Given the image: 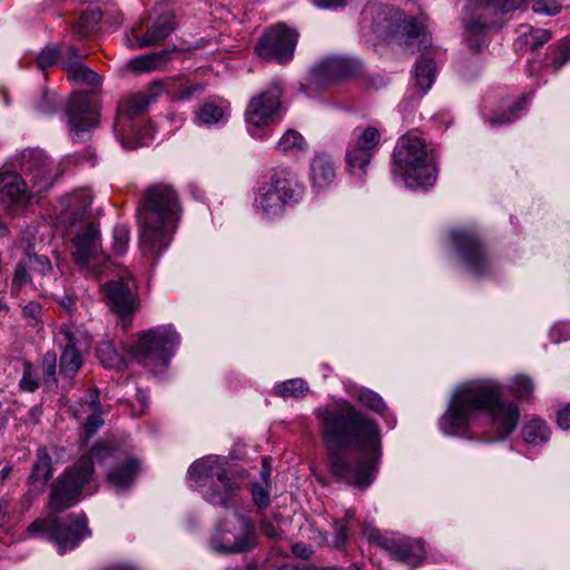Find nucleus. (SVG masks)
Listing matches in <instances>:
<instances>
[{
    "instance_id": "obj_1",
    "label": "nucleus",
    "mask_w": 570,
    "mask_h": 570,
    "mask_svg": "<svg viewBox=\"0 0 570 570\" xmlns=\"http://www.w3.org/2000/svg\"><path fill=\"white\" fill-rule=\"evenodd\" d=\"M315 415L331 476L360 491L368 489L382 456L377 422L346 401L336 407H320Z\"/></svg>"
},
{
    "instance_id": "obj_2",
    "label": "nucleus",
    "mask_w": 570,
    "mask_h": 570,
    "mask_svg": "<svg viewBox=\"0 0 570 570\" xmlns=\"http://www.w3.org/2000/svg\"><path fill=\"white\" fill-rule=\"evenodd\" d=\"M479 412L488 413L495 429V439L500 441L507 439L520 421L519 406L502 399L498 383L480 382L454 392L448 410L440 417V430L446 435L463 434Z\"/></svg>"
},
{
    "instance_id": "obj_3",
    "label": "nucleus",
    "mask_w": 570,
    "mask_h": 570,
    "mask_svg": "<svg viewBox=\"0 0 570 570\" xmlns=\"http://www.w3.org/2000/svg\"><path fill=\"white\" fill-rule=\"evenodd\" d=\"M181 215L180 198L173 185L156 183L145 189L136 208L144 255L157 257L168 248Z\"/></svg>"
},
{
    "instance_id": "obj_4",
    "label": "nucleus",
    "mask_w": 570,
    "mask_h": 570,
    "mask_svg": "<svg viewBox=\"0 0 570 570\" xmlns=\"http://www.w3.org/2000/svg\"><path fill=\"white\" fill-rule=\"evenodd\" d=\"M393 174L409 187H428L436 180L434 155L421 137L406 134L397 139L393 150Z\"/></svg>"
},
{
    "instance_id": "obj_5",
    "label": "nucleus",
    "mask_w": 570,
    "mask_h": 570,
    "mask_svg": "<svg viewBox=\"0 0 570 570\" xmlns=\"http://www.w3.org/2000/svg\"><path fill=\"white\" fill-rule=\"evenodd\" d=\"M188 475L203 489V497L207 502L226 510L234 507L240 484L230 474L226 461L210 456L197 460L189 466Z\"/></svg>"
},
{
    "instance_id": "obj_6",
    "label": "nucleus",
    "mask_w": 570,
    "mask_h": 570,
    "mask_svg": "<svg viewBox=\"0 0 570 570\" xmlns=\"http://www.w3.org/2000/svg\"><path fill=\"white\" fill-rule=\"evenodd\" d=\"M157 98L151 96V87L132 95L118 105L114 121V132L125 149H136L153 139V131L142 120L136 119Z\"/></svg>"
},
{
    "instance_id": "obj_7",
    "label": "nucleus",
    "mask_w": 570,
    "mask_h": 570,
    "mask_svg": "<svg viewBox=\"0 0 570 570\" xmlns=\"http://www.w3.org/2000/svg\"><path fill=\"white\" fill-rule=\"evenodd\" d=\"M528 0H471L466 4L463 24L468 46L479 51L487 41L489 30L495 27L494 17L522 8Z\"/></svg>"
},
{
    "instance_id": "obj_8",
    "label": "nucleus",
    "mask_w": 570,
    "mask_h": 570,
    "mask_svg": "<svg viewBox=\"0 0 570 570\" xmlns=\"http://www.w3.org/2000/svg\"><path fill=\"white\" fill-rule=\"evenodd\" d=\"M180 343V335L171 324L159 325L138 333L134 357L150 367H165Z\"/></svg>"
},
{
    "instance_id": "obj_9",
    "label": "nucleus",
    "mask_w": 570,
    "mask_h": 570,
    "mask_svg": "<svg viewBox=\"0 0 570 570\" xmlns=\"http://www.w3.org/2000/svg\"><path fill=\"white\" fill-rule=\"evenodd\" d=\"M95 466L89 456H80L52 483L49 493V508L61 513L79 502L83 488L90 483Z\"/></svg>"
},
{
    "instance_id": "obj_10",
    "label": "nucleus",
    "mask_w": 570,
    "mask_h": 570,
    "mask_svg": "<svg viewBox=\"0 0 570 570\" xmlns=\"http://www.w3.org/2000/svg\"><path fill=\"white\" fill-rule=\"evenodd\" d=\"M29 537H45L58 546L59 552L65 553L75 549L79 542L91 534L86 514H70L67 520L58 518L36 519L27 528Z\"/></svg>"
},
{
    "instance_id": "obj_11",
    "label": "nucleus",
    "mask_w": 570,
    "mask_h": 570,
    "mask_svg": "<svg viewBox=\"0 0 570 570\" xmlns=\"http://www.w3.org/2000/svg\"><path fill=\"white\" fill-rule=\"evenodd\" d=\"M13 165L19 169L32 196L48 190L55 183L57 169L53 160L40 148H24L13 156Z\"/></svg>"
},
{
    "instance_id": "obj_12",
    "label": "nucleus",
    "mask_w": 570,
    "mask_h": 570,
    "mask_svg": "<svg viewBox=\"0 0 570 570\" xmlns=\"http://www.w3.org/2000/svg\"><path fill=\"white\" fill-rule=\"evenodd\" d=\"M453 246L465 267L475 276L491 273V255L478 233L471 229H455L450 233Z\"/></svg>"
},
{
    "instance_id": "obj_13",
    "label": "nucleus",
    "mask_w": 570,
    "mask_h": 570,
    "mask_svg": "<svg viewBox=\"0 0 570 570\" xmlns=\"http://www.w3.org/2000/svg\"><path fill=\"white\" fill-rule=\"evenodd\" d=\"M298 32L279 22L269 27L259 38L255 47L256 53L268 61L287 63L294 57Z\"/></svg>"
},
{
    "instance_id": "obj_14",
    "label": "nucleus",
    "mask_w": 570,
    "mask_h": 570,
    "mask_svg": "<svg viewBox=\"0 0 570 570\" xmlns=\"http://www.w3.org/2000/svg\"><path fill=\"white\" fill-rule=\"evenodd\" d=\"M281 109V90L272 86L253 97L247 102L244 119L247 130L253 137H263L261 130L273 122Z\"/></svg>"
},
{
    "instance_id": "obj_15",
    "label": "nucleus",
    "mask_w": 570,
    "mask_h": 570,
    "mask_svg": "<svg viewBox=\"0 0 570 570\" xmlns=\"http://www.w3.org/2000/svg\"><path fill=\"white\" fill-rule=\"evenodd\" d=\"M403 31L406 36V45H416L417 51L422 52L415 66V80L416 85L426 91L431 88L435 76L433 59L425 52L432 45V37L424 26L414 18L405 22Z\"/></svg>"
},
{
    "instance_id": "obj_16",
    "label": "nucleus",
    "mask_w": 570,
    "mask_h": 570,
    "mask_svg": "<svg viewBox=\"0 0 570 570\" xmlns=\"http://www.w3.org/2000/svg\"><path fill=\"white\" fill-rule=\"evenodd\" d=\"M66 115L70 135L75 141H86L90 130L98 126V110L85 92H75L70 97Z\"/></svg>"
},
{
    "instance_id": "obj_17",
    "label": "nucleus",
    "mask_w": 570,
    "mask_h": 570,
    "mask_svg": "<svg viewBox=\"0 0 570 570\" xmlns=\"http://www.w3.org/2000/svg\"><path fill=\"white\" fill-rule=\"evenodd\" d=\"M101 291L106 304L118 317H129L138 309L139 302L132 278L111 279L102 285Z\"/></svg>"
},
{
    "instance_id": "obj_18",
    "label": "nucleus",
    "mask_w": 570,
    "mask_h": 570,
    "mask_svg": "<svg viewBox=\"0 0 570 570\" xmlns=\"http://www.w3.org/2000/svg\"><path fill=\"white\" fill-rule=\"evenodd\" d=\"M240 523V533L229 537V532L224 530V522L216 528V533L210 539V548L222 554L242 553L250 551L256 544V531L252 520L239 513L236 514Z\"/></svg>"
},
{
    "instance_id": "obj_19",
    "label": "nucleus",
    "mask_w": 570,
    "mask_h": 570,
    "mask_svg": "<svg viewBox=\"0 0 570 570\" xmlns=\"http://www.w3.org/2000/svg\"><path fill=\"white\" fill-rule=\"evenodd\" d=\"M361 63L347 57H327L309 70L311 82L317 86L347 79L358 72Z\"/></svg>"
},
{
    "instance_id": "obj_20",
    "label": "nucleus",
    "mask_w": 570,
    "mask_h": 570,
    "mask_svg": "<svg viewBox=\"0 0 570 570\" xmlns=\"http://www.w3.org/2000/svg\"><path fill=\"white\" fill-rule=\"evenodd\" d=\"M32 197L18 171L0 168V209L12 213L16 208L27 205Z\"/></svg>"
},
{
    "instance_id": "obj_21",
    "label": "nucleus",
    "mask_w": 570,
    "mask_h": 570,
    "mask_svg": "<svg viewBox=\"0 0 570 570\" xmlns=\"http://www.w3.org/2000/svg\"><path fill=\"white\" fill-rule=\"evenodd\" d=\"M176 17L168 11L161 14L156 21L150 23L142 37L137 35V29L131 30L132 40L128 43L130 48L141 49L161 45L176 29Z\"/></svg>"
},
{
    "instance_id": "obj_22",
    "label": "nucleus",
    "mask_w": 570,
    "mask_h": 570,
    "mask_svg": "<svg viewBox=\"0 0 570 570\" xmlns=\"http://www.w3.org/2000/svg\"><path fill=\"white\" fill-rule=\"evenodd\" d=\"M266 183L288 206L297 203L304 194V186L297 175L287 167L272 169L269 180Z\"/></svg>"
},
{
    "instance_id": "obj_23",
    "label": "nucleus",
    "mask_w": 570,
    "mask_h": 570,
    "mask_svg": "<svg viewBox=\"0 0 570 570\" xmlns=\"http://www.w3.org/2000/svg\"><path fill=\"white\" fill-rule=\"evenodd\" d=\"M151 96L158 98L165 92L171 101L189 100L203 86L189 82L185 77L166 78L150 83Z\"/></svg>"
},
{
    "instance_id": "obj_24",
    "label": "nucleus",
    "mask_w": 570,
    "mask_h": 570,
    "mask_svg": "<svg viewBox=\"0 0 570 570\" xmlns=\"http://www.w3.org/2000/svg\"><path fill=\"white\" fill-rule=\"evenodd\" d=\"M99 232L94 223H88L75 237L73 261L77 265L85 267L96 256L99 247Z\"/></svg>"
},
{
    "instance_id": "obj_25",
    "label": "nucleus",
    "mask_w": 570,
    "mask_h": 570,
    "mask_svg": "<svg viewBox=\"0 0 570 570\" xmlns=\"http://www.w3.org/2000/svg\"><path fill=\"white\" fill-rule=\"evenodd\" d=\"M377 544L393 559L415 566L422 558V548L410 539L379 537Z\"/></svg>"
},
{
    "instance_id": "obj_26",
    "label": "nucleus",
    "mask_w": 570,
    "mask_h": 570,
    "mask_svg": "<svg viewBox=\"0 0 570 570\" xmlns=\"http://www.w3.org/2000/svg\"><path fill=\"white\" fill-rule=\"evenodd\" d=\"M52 475L53 464L48 449L46 446H39L27 482L29 485L42 491Z\"/></svg>"
},
{
    "instance_id": "obj_27",
    "label": "nucleus",
    "mask_w": 570,
    "mask_h": 570,
    "mask_svg": "<svg viewBox=\"0 0 570 570\" xmlns=\"http://www.w3.org/2000/svg\"><path fill=\"white\" fill-rule=\"evenodd\" d=\"M288 205L275 190L264 183L259 186L255 197V207L267 218H275L281 216Z\"/></svg>"
},
{
    "instance_id": "obj_28",
    "label": "nucleus",
    "mask_w": 570,
    "mask_h": 570,
    "mask_svg": "<svg viewBox=\"0 0 570 570\" xmlns=\"http://www.w3.org/2000/svg\"><path fill=\"white\" fill-rule=\"evenodd\" d=\"M353 395L360 405L376 414L382 415L390 428L395 425V416L387 410L386 403L379 393L371 389L361 386L354 390Z\"/></svg>"
},
{
    "instance_id": "obj_29",
    "label": "nucleus",
    "mask_w": 570,
    "mask_h": 570,
    "mask_svg": "<svg viewBox=\"0 0 570 570\" xmlns=\"http://www.w3.org/2000/svg\"><path fill=\"white\" fill-rule=\"evenodd\" d=\"M335 176V166L328 155L317 154L311 159L309 179L314 187L322 188L328 186Z\"/></svg>"
},
{
    "instance_id": "obj_30",
    "label": "nucleus",
    "mask_w": 570,
    "mask_h": 570,
    "mask_svg": "<svg viewBox=\"0 0 570 570\" xmlns=\"http://www.w3.org/2000/svg\"><path fill=\"white\" fill-rule=\"evenodd\" d=\"M138 470V460L129 459L107 473V483L117 492L126 491L134 483Z\"/></svg>"
},
{
    "instance_id": "obj_31",
    "label": "nucleus",
    "mask_w": 570,
    "mask_h": 570,
    "mask_svg": "<svg viewBox=\"0 0 570 570\" xmlns=\"http://www.w3.org/2000/svg\"><path fill=\"white\" fill-rule=\"evenodd\" d=\"M59 334L62 337L60 348L87 353L92 343L89 333L80 326L65 324L60 327Z\"/></svg>"
},
{
    "instance_id": "obj_32",
    "label": "nucleus",
    "mask_w": 570,
    "mask_h": 570,
    "mask_svg": "<svg viewBox=\"0 0 570 570\" xmlns=\"http://www.w3.org/2000/svg\"><path fill=\"white\" fill-rule=\"evenodd\" d=\"M83 354L80 352L60 348L59 375L69 383L77 376L83 364Z\"/></svg>"
},
{
    "instance_id": "obj_33",
    "label": "nucleus",
    "mask_w": 570,
    "mask_h": 570,
    "mask_svg": "<svg viewBox=\"0 0 570 570\" xmlns=\"http://www.w3.org/2000/svg\"><path fill=\"white\" fill-rule=\"evenodd\" d=\"M521 435L525 443L540 445L550 439L551 431L542 420L532 419L523 425Z\"/></svg>"
},
{
    "instance_id": "obj_34",
    "label": "nucleus",
    "mask_w": 570,
    "mask_h": 570,
    "mask_svg": "<svg viewBox=\"0 0 570 570\" xmlns=\"http://www.w3.org/2000/svg\"><path fill=\"white\" fill-rule=\"evenodd\" d=\"M59 364L57 353L47 351L41 358L42 382L48 391L57 390L59 384Z\"/></svg>"
},
{
    "instance_id": "obj_35",
    "label": "nucleus",
    "mask_w": 570,
    "mask_h": 570,
    "mask_svg": "<svg viewBox=\"0 0 570 570\" xmlns=\"http://www.w3.org/2000/svg\"><path fill=\"white\" fill-rule=\"evenodd\" d=\"M530 101V97L522 95L512 105L504 110H495L490 117L489 122L493 126L507 125L519 118Z\"/></svg>"
},
{
    "instance_id": "obj_36",
    "label": "nucleus",
    "mask_w": 570,
    "mask_h": 570,
    "mask_svg": "<svg viewBox=\"0 0 570 570\" xmlns=\"http://www.w3.org/2000/svg\"><path fill=\"white\" fill-rule=\"evenodd\" d=\"M63 69L68 72V78L89 86H97L100 82V77L94 70L87 68L81 62L63 61Z\"/></svg>"
},
{
    "instance_id": "obj_37",
    "label": "nucleus",
    "mask_w": 570,
    "mask_h": 570,
    "mask_svg": "<svg viewBox=\"0 0 570 570\" xmlns=\"http://www.w3.org/2000/svg\"><path fill=\"white\" fill-rule=\"evenodd\" d=\"M309 392L307 382L303 379H291L277 384L274 393L283 399H302Z\"/></svg>"
},
{
    "instance_id": "obj_38",
    "label": "nucleus",
    "mask_w": 570,
    "mask_h": 570,
    "mask_svg": "<svg viewBox=\"0 0 570 570\" xmlns=\"http://www.w3.org/2000/svg\"><path fill=\"white\" fill-rule=\"evenodd\" d=\"M168 57L169 52L166 50L151 52L132 59L130 61V66L135 71L147 72L155 70L166 63Z\"/></svg>"
},
{
    "instance_id": "obj_39",
    "label": "nucleus",
    "mask_w": 570,
    "mask_h": 570,
    "mask_svg": "<svg viewBox=\"0 0 570 570\" xmlns=\"http://www.w3.org/2000/svg\"><path fill=\"white\" fill-rule=\"evenodd\" d=\"M168 57L169 52L166 50L151 52L132 59L130 61V66L135 71L147 72L155 70L166 63Z\"/></svg>"
},
{
    "instance_id": "obj_40",
    "label": "nucleus",
    "mask_w": 570,
    "mask_h": 570,
    "mask_svg": "<svg viewBox=\"0 0 570 570\" xmlns=\"http://www.w3.org/2000/svg\"><path fill=\"white\" fill-rule=\"evenodd\" d=\"M101 17L99 8H88L81 13L78 23L72 28V32L79 38L86 37L97 29Z\"/></svg>"
},
{
    "instance_id": "obj_41",
    "label": "nucleus",
    "mask_w": 570,
    "mask_h": 570,
    "mask_svg": "<svg viewBox=\"0 0 570 570\" xmlns=\"http://www.w3.org/2000/svg\"><path fill=\"white\" fill-rule=\"evenodd\" d=\"M277 150L282 154L306 151L308 144L305 138L296 130H286L276 146Z\"/></svg>"
},
{
    "instance_id": "obj_42",
    "label": "nucleus",
    "mask_w": 570,
    "mask_h": 570,
    "mask_svg": "<svg viewBox=\"0 0 570 570\" xmlns=\"http://www.w3.org/2000/svg\"><path fill=\"white\" fill-rule=\"evenodd\" d=\"M97 357L106 368L120 371L125 367L122 357L117 353L114 345L109 342L100 343L96 348Z\"/></svg>"
},
{
    "instance_id": "obj_43",
    "label": "nucleus",
    "mask_w": 570,
    "mask_h": 570,
    "mask_svg": "<svg viewBox=\"0 0 570 570\" xmlns=\"http://www.w3.org/2000/svg\"><path fill=\"white\" fill-rule=\"evenodd\" d=\"M41 385V379L37 367L30 361L22 363V375L19 381V387L21 391L33 393Z\"/></svg>"
},
{
    "instance_id": "obj_44",
    "label": "nucleus",
    "mask_w": 570,
    "mask_h": 570,
    "mask_svg": "<svg viewBox=\"0 0 570 570\" xmlns=\"http://www.w3.org/2000/svg\"><path fill=\"white\" fill-rule=\"evenodd\" d=\"M381 140V134L375 127H366L360 134H355V140L351 146L355 148H364L367 151L374 153Z\"/></svg>"
},
{
    "instance_id": "obj_45",
    "label": "nucleus",
    "mask_w": 570,
    "mask_h": 570,
    "mask_svg": "<svg viewBox=\"0 0 570 570\" xmlns=\"http://www.w3.org/2000/svg\"><path fill=\"white\" fill-rule=\"evenodd\" d=\"M27 266L31 269V273L38 274L41 277L52 274L53 266L50 259L45 255L36 253H27L23 255Z\"/></svg>"
},
{
    "instance_id": "obj_46",
    "label": "nucleus",
    "mask_w": 570,
    "mask_h": 570,
    "mask_svg": "<svg viewBox=\"0 0 570 570\" xmlns=\"http://www.w3.org/2000/svg\"><path fill=\"white\" fill-rule=\"evenodd\" d=\"M551 39V32L546 29H533L523 32L515 45L523 43L531 50H535Z\"/></svg>"
},
{
    "instance_id": "obj_47",
    "label": "nucleus",
    "mask_w": 570,
    "mask_h": 570,
    "mask_svg": "<svg viewBox=\"0 0 570 570\" xmlns=\"http://www.w3.org/2000/svg\"><path fill=\"white\" fill-rule=\"evenodd\" d=\"M32 283L31 269L27 266L23 256L18 261L11 281L12 293H19L22 287Z\"/></svg>"
},
{
    "instance_id": "obj_48",
    "label": "nucleus",
    "mask_w": 570,
    "mask_h": 570,
    "mask_svg": "<svg viewBox=\"0 0 570 570\" xmlns=\"http://www.w3.org/2000/svg\"><path fill=\"white\" fill-rule=\"evenodd\" d=\"M510 393L518 400L529 399L534 390L533 381L527 375H515L510 384Z\"/></svg>"
},
{
    "instance_id": "obj_49",
    "label": "nucleus",
    "mask_w": 570,
    "mask_h": 570,
    "mask_svg": "<svg viewBox=\"0 0 570 570\" xmlns=\"http://www.w3.org/2000/svg\"><path fill=\"white\" fill-rule=\"evenodd\" d=\"M374 153L367 151L364 148H355L350 145L346 151V164L350 168L364 169L373 157Z\"/></svg>"
},
{
    "instance_id": "obj_50",
    "label": "nucleus",
    "mask_w": 570,
    "mask_h": 570,
    "mask_svg": "<svg viewBox=\"0 0 570 570\" xmlns=\"http://www.w3.org/2000/svg\"><path fill=\"white\" fill-rule=\"evenodd\" d=\"M130 240V227L127 224H118L114 228L112 250L116 255L121 256L128 249Z\"/></svg>"
},
{
    "instance_id": "obj_51",
    "label": "nucleus",
    "mask_w": 570,
    "mask_h": 570,
    "mask_svg": "<svg viewBox=\"0 0 570 570\" xmlns=\"http://www.w3.org/2000/svg\"><path fill=\"white\" fill-rule=\"evenodd\" d=\"M569 61L570 41H561L554 47L551 53V62L546 65V67H551L554 72H558Z\"/></svg>"
},
{
    "instance_id": "obj_52",
    "label": "nucleus",
    "mask_w": 570,
    "mask_h": 570,
    "mask_svg": "<svg viewBox=\"0 0 570 570\" xmlns=\"http://www.w3.org/2000/svg\"><path fill=\"white\" fill-rule=\"evenodd\" d=\"M223 117V108L210 102L204 104L197 111L198 120L205 125L217 124Z\"/></svg>"
},
{
    "instance_id": "obj_53",
    "label": "nucleus",
    "mask_w": 570,
    "mask_h": 570,
    "mask_svg": "<svg viewBox=\"0 0 570 570\" xmlns=\"http://www.w3.org/2000/svg\"><path fill=\"white\" fill-rule=\"evenodd\" d=\"M115 452L116 448L112 444L99 440L92 445L90 454L87 456L91 459L92 463L94 460H96L98 463H105L115 455Z\"/></svg>"
},
{
    "instance_id": "obj_54",
    "label": "nucleus",
    "mask_w": 570,
    "mask_h": 570,
    "mask_svg": "<svg viewBox=\"0 0 570 570\" xmlns=\"http://www.w3.org/2000/svg\"><path fill=\"white\" fill-rule=\"evenodd\" d=\"M61 57V52L56 45L47 46L41 50L37 57V65L40 69L45 70L52 67Z\"/></svg>"
},
{
    "instance_id": "obj_55",
    "label": "nucleus",
    "mask_w": 570,
    "mask_h": 570,
    "mask_svg": "<svg viewBox=\"0 0 570 570\" xmlns=\"http://www.w3.org/2000/svg\"><path fill=\"white\" fill-rule=\"evenodd\" d=\"M58 97L53 92L42 90L40 100L35 105V109L41 115H50L57 110Z\"/></svg>"
},
{
    "instance_id": "obj_56",
    "label": "nucleus",
    "mask_w": 570,
    "mask_h": 570,
    "mask_svg": "<svg viewBox=\"0 0 570 570\" xmlns=\"http://www.w3.org/2000/svg\"><path fill=\"white\" fill-rule=\"evenodd\" d=\"M562 8L561 0H533L532 9L537 13L554 16Z\"/></svg>"
},
{
    "instance_id": "obj_57",
    "label": "nucleus",
    "mask_w": 570,
    "mask_h": 570,
    "mask_svg": "<svg viewBox=\"0 0 570 570\" xmlns=\"http://www.w3.org/2000/svg\"><path fill=\"white\" fill-rule=\"evenodd\" d=\"M42 307L38 302L30 301L22 307V315L30 326H36L40 322Z\"/></svg>"
},
{
    "instance_id": "obj_58",
    "label": "nucleus",
    "mask_w": 570,
    "mask_h": 570,
    "mask_svg": "<svg viewBox=\"0 0 570 570\" xmlns=\"http://www.w3.org/2000/svg\"><path fill=\"white\" fill-rule=\"evenodd\" d=\"M252 497L254 503L258 508H267L269 504V491L267 487H264L259 483H253L252 484Z\"/></svg>"
},
{
    "instance_id": "obj_59",
    "label": "nucleus",
    "mask_w": 570,
    "mask_h": 570,
    "mask_svg": "<svg viewBox=\"0 0 570 570\" xmlns=\"http://www.w3.org/2000/svg\"><path fill=\"white\" fill-rule=\"evenodd\" d=\"M55 301L59 306L71 315L77 309V297L68 292L62 294L52 293Z\"/></svg>"
},
{
    "instance_id": "obj_60",
    "label": "nucleus",
    "mask_w": 570,
    "mask_h": 570,
    "mask_svg": "<svg viewBox=\"0 0 570 570\" xmlns=\"http://www.w3.org/2000/svg\"><path fill=\"white\" fill-rule=\"evenodd\" d=\"M104 420L97 413H94L88 416L86 423L83 424V436L86 440L92 438L97 431L102 426Z\"/></svg>"
},
{
    "instance_id": "obj_61",
    "label": "nucleus",
    "mask_w": 570,
    "mask_h": 570,
    "mask_svg": "<svg viewBox=\"0 0 570 570\" xmlns=\"http://www.w3.org/2000/svg\"><path fill=\"white\" fill-rule=\"evenodd\" d=\"M335 535L333 539V547L337 550H342L347 540V527L343 521H334Z\"/></svg>"
},
{
    "instance_id": "obj_62",
    "label": "nucleus",
    "mask_w": 570,
    "mask_h": 570,
    "mask_svg": "<svg viewBox=\"0 0 570 570\" xmlns=\"http://www.w3.org/2000/svg\"><path fill=\"white\" fill-rule=\"evenodd\" d=\"M89 205L90 202L87 199H83V203L81 206L75 210L70 209V213L68 214L67 220L70 225H76L77 223L85 222L88 213H89Z\"/></svg>"
},
{
    "instance_id": "obj_63",
    "label": "nucleus",
    "mask_w": 570,
    "mask_h": 570,
    "mask_svg": "<svg viewBox=\"0 0 570 570\" xmlns=\"http://www.w3.org/2000/svg\"><path fill=\"white\" fill-rule=\"evenodd\" d=\"M291 550L296 558L302 560H309L314 554L313 549L303 542L293 543Z\"/></svg>"
},
{
    "instance_id": "obj_64",
    "label": "nucleus",
    "mask_w": 570,
    "mask_h": 570,
    "mask_svg": "<svg viewBox=\"0 0 570 570\" xmlns=\"http://www.w3.org/2000/svg\"><path fill=\"white\" fill-rule=\"evenodd\" d=\"M557 422L561 429H570V403L558 412Z\"/></svg>"
}]
</instances>
